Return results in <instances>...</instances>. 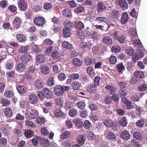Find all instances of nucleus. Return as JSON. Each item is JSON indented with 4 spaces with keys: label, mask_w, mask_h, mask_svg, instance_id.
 Returning <instances> with one entry per match:
<instances>
[{
    "label": "nucleus",
    "mask_w": 147,
    "mask_h": 147,
    "mask_svg": "<svg viewBox=\"0 0 147 147\" xmlns=\"http://www.w3.org/2000/svg\"><path fill=\"white\" fill-rule=\"evenodd\" d=\"M69 89L68 86L57 85L54 87V92L56 96H60L62 95L64 92L67 91Z\"/></svg>",
    "instance_id": "obj_1"
},
{
    "label": "nucleus",
    "mask_w": 147,
    "mask_h": 147,
    "mask_svg": "<svg viewBox=\"0 0 147 147\" xmlns=\"http://www.w3.org/2000/svg\"><path fill=\"white\" fill-rule=\"evenodd\" d=\"M34 23L38 26H41L44 25L46 22L44 18L40 16H37L34 18Z\"/></svg>",
    "instance_id": "obj_2"
},
{
    "label": "nucleus",
    "mask_w": 147,
    "mask_h": 147,
    "mask_svg": "<svg viewBox=\"0 0 147 147\" xmlns=\"http://www.w3.org/2000/svg\"><path fill=\"white\" fill-rule=\"evenodd\" d=\"M38 115V112L37 111L34 109H31L30 112L26 114L27 117L30 119H35L37 117Z\"/></svg>",
    "instance_id": "obj_3"
},
{
    "label": "nucleus",
    "mask_w": 147,
    "mask_h": 147,
    "mask_svg": "<svg viewBox=\"0 0 147 147\" xmlns=\"http://www.w3.org/2000/svg\"><path fill=\"white\" fill-rule=\"evenodd\" d=\"M22 23V20L18 17H15L13 21V25L14 28L16 29H17L21 26Z\"/></svg>",
    "instance_id": "obj_4"
},
{
    "label": "nucleus",
    "mask_w": 147,
    "mask_h": 147,
    "mask_svg": "<svg viewBox=\"0 0 147 147\" xmlns=\"http://www.w3.org/2000/svg\"><path fill=\"white\" fill-rule=\"evenodd\" d=\"M28 101L31 104H35L37 102L38 97L35 94H30L28 96Z\"/></svg>",
    "instance_id": "obj_5"
},
{
    "label": "nucleus",
    "mask_w": 147,
    "mask_h": 147,
    "mask_svg": "<svg viewBox=\"0 0 147 147\" xmlns=\"http://www.w3.org/2000/svg\"><path fill=\"white\" fill-rule=\"evenodd\" d=\"M144 55L143 53L141 51H139L132 56V60L135 62H136L140 58L142 57Z\"/></svg>",
    "instance_id": "obj_6"
},
{
    "label": "nucleus",
    "mask_w": 147,
    "mask_h": 147,
    "mask_svg": "<svg viewBox=\"0 0 147 147\" xmlns=\"http://www.w3.org/2000/svg\"><path fill=\"white\" fill-rule=\"evenodd\" d=\"M97 86L93 84H89L86 87V90L90 93H95L97 90Z\"/></svg>",
    "instance_id": "obj_7"
},
{
    "label": "nucleus",
    "mask_w": 147,
    "mask_h": 147,
    "mask_svg": "<svg viewBox=\"0 0 147 147\" xmlns=\"http://www.w3.org/2000/svg\"><path fill=\"white\" fill-rule=\"evenodd\" d=\"M31 56L27 53L23 54L20 57L22 62L24 63H27L31 59Z\"/></svg>",
    "instance_id": "obj_8"
},
{
    "label": "nucleus",
    "mask_w": 147,
    "mask_h": 147,
    "mask_svg": "<svg viewBox=\"0 0 147 147\" xmlns=\"http://www.w3.org/2000/svg\"><path fill=\"white\" fill-rule=\"evenodd\" d=\"M105 88L106 92L111 95L113 94L115 92V89L114 87L110 85H106Z\"/></svg>",
    "instance_id": "obj_9"
},
{
    "label": "nucleus",
    "mask_w": 147,
    "mask_h": 147,
    "mask_svg": "<svg viewBox=\"0 0 147 147\" xmlns=\"http://www.w3.org/2000/svg\"><path fill=\"white\" fill-rule=\"evenodd\" d=\"M18 7L22 11H25L27 9L26 4L23 0H20L18 3Z\"/></svg>",
    "instance_id": "obj_10"
},
{
    "label": "nucleus",
    "mask_w": 147,
    "mask_h": 147,
    "mask_svg": "<svg viewBox=\"0 0 147 147\" xmlns=\"http://www.w3.org/2000/svg\"><path fill=\"white\" fill-rule=\"evenodd\" d=\"M51 56L57 61L60 60V56L58 51L56 50H53L51 53Z\"/></svg>",
    "instance_id": "obj_11"
},
{
    "label": "nucleus",
    "mask_w": 147,
    "mask_h": 147,
    "mask_svg": "<svg viewBox=\"0 0 147 147\" xmlns=\"http://www.w3.org/2000/svg\"><path fill=\"white\" fill-rule=\"evenodd\" d=\"M43 90V92L45 98L47 99H51L53 96V95L51 90L47 88H44Z\"/></svg>",
    "instance_id": "obj_12"
},
{
    "label": "nucleus",
    "mask_w": 147,
    "mask_h": 147,
    "mask_svg": "<svg viewBox=\"0 0 147 147\" xmlns=\"http://www.w3.org/2000/svg\"><path fill=\"white\" fill-rule=\"evenodd\" d=\"M84 63L87 66L94 64L95 63V59L94 58L86 57L84 61Z\"/></svg>",
    "instance_id": "obj_13"
},
{
    "label": "nucleus",
    "mask_w": 147,
    "mask_h": 147,
    "mask_svg": "<svg viewBox=\"0 0 147 147\" xmlns=\"http://www.w3.org/2000/svg\"><path fill=\"white\" fill-rule=\"evenodd\" d=\"M107 137L108 139L113 141H116L117 138L115 134L111 131L108 132L107 135Z\"/></svg>",
    "instance_id": "obj_14"
},
{
    "label": "nucleus",
    "mask_w": 147,
    "mask_h": 147,
    "mask_svg": "<svg viewBox=\"0 0 147 147\" xmlns=\"http://www.w3.org/2000/svg\"><path fill=\"white\" fill-rule=\"evenodd\" d=\"M37 139L39 140L38 142L39 144L42 146L46 147L49 146V142L48 140L39 138H38Z\"/></svg>",
    "instance_id": "obj_15"
},
{
    "label": "nucleus",
    "mask_w": 147,
    "mask_h": 147,
    "mask_svg": "<svg viewBox=\"0 0 147 147\" xmlns=\"http://www.w3.org/2000/svg\"><path fill=\"white\" fill-rule=\"evenodd\" d=\"M3 113L5 117L9 118L11 117L13 114L12 110L9 107H6L3 110Z\"/></svg>",
    "instance_id": "obj_16"
},
{
    "label": "nucleus",
    "mask_w": 147,
    "mask_h": 147,
    "mask_svg": "<svg viewBox=\"0 0 147 147\" xmlns=\"http://www.w3.org/2000/svg\"><path fill=\"white\" fill-rule=\"evenodd\" d=\"M34 85L36 89H40L43 88L44 83L40 80H37L35 82Z\"/></svg>",
    "instance_id": "obj_17"
},
{
    "label": "nucleus",
    "mask_w": 147,
    "mask_h": 147,
    "mask_svg": "<svg viewBox=\"0 0 147 147\" xmlns=\"http://www.w3.org/2000/svg\"><path fill=\"white\" fill-rule=\"evenodd\" d=\"M16 89L18 92L20 94H24L26 91V88L23 85H17Z\"/></svg>",
    "instance_id": "obj_18"
},
{
    "label": "nucleus",
    "mask_w": 147,
    "mask_h": 147,
    "mask_svg": "<svg viewBox=\"0 0 147 147\" xmlns=\"http://www.w3.org/2000/svg\"><path fill=\"white\" fill-rule=\"evenodd\" d=\"M106 9V7L104 5V3L102 2L98 3L97 5V11L100 13Z\"/></svg>",
    "instance_id": "obj_19"
},
{
    "label": "nucleus",
    "mask_w": 147,
    "mask_h": 147,
    "mask_svg": "<svg viewBox=\"0 0 147 147\" xmlns=\"http://www.w3.org/2000/svg\"><path fill=\"white\" fill-rule=\"evenodd\" d=\"M50 69L47 65H43L40 67V71L43 74L47 75L48 74L49 72Z\"/></svg>",
    "instance_id": "obj_20"
},
{
    "label": "nucleus",
    "mask_w": 147,
    "mask_h": 147,
    "mask_svg": "<svg viewBox=\"0 0 147 147\" xmlns=\"http://www.w3.org/2000/svg\"><path fill=\"white\" fill-rule=\"evenodd\" d=\"M26 67L25 65L22 63H17V66L16 67V69L19 72L23 71Z\"/></svg>",
    "instance_id": "obj_21"
},
{
    "label": "nucleus",
    "mask_w": 147,
    "mask_h": 147,
    "mask_svg": "<svg viewBox=\"0 0 147 147\" xmlns=\"http://www.w3.org/2000/svg\"><path fill=\"white\" fill-rule=\"evenodd\" d=\"M17 40L21 42H24L26 41V37L24 35L20 34H18L16 36Z\"/></svg>",
    "instance_id": "obj_22"
},
{
    "label": "nucleus",
    "mask_w": 147,
    "mask_h": 147,
    "mask_svg": "<svg viewBox=\"0 0 147 147\" xmlns=\"http://www.w3.org/2000/svg\"><path fill=\"white\" fill-rule=\"evenodd\" d=\"M120 136L121 138L125 140H128L130 137L129 133L127 131H122Z\"/></svg>",
    "instance_id": "obj_23"
},
{
    "label": "nucleus",
    "mask_w": 147,
    "mask_h": 147,
    "mask_svg": "<svg viewBox=\"0 0 147 147\" xmlns=\"http://www.w3.org/2000/svg\"><path fill=\"white\" fill-rule=\"evenodd\" d=\"M128 14L126 12L123 13L122 15L121 20V23L123 24H125L128 21Z\"/></svg>",
    "instance_id": "obj_24"
},
{
    "label": "nucleus",
    "mask_w": 147,
    "mask_h": 147,
    "mask_svg": "<svg viewBox=\"0 0 147 147\" xmlns=\"http://www.w3.org/2000/svg\"><path fill=\"white\" fill-rule=\"evenodd\" d=\"M128 7L127 0H120V7L122 8L123 10L127 9Z\"/></svg>",
    "instance_id": "obj_25"
},
{
    "label": "nucleus",
    "mask_w": 147,
    "mask_h": 147,
    "mask_svg": "<svg viewBox=\"0 0 147 147\" xmlns=\"http://www.w3.org/2000/svg\"><path fill=\"white\" fill-rule=\"evenodd\" d=\"M71 29L68 27H65L63 30V33L64 36L66 38L69 37L71 34Z\"/></svg>",
    "instance_id": "obj_26"
},
{
    "label": "nucleus",
    "mask_w": 147,
    "mask_h": 147,
    "mask_svg": "<svg viewBox=\"0 0 147 147\" xmlns=\"http://www.w3.org/2000/svg\"><path fill=\"white\" fill-rule=\"evenodd\" d=\"M34 134L33 131L28 129L24 131V135L27 138H29L32 137Z\"/></svg>",
    "instance_id": "obj_27"
},
{
    "label": "nucleus",
    "mask_w": 147,
    "mask_h": 147,
    "mask_svg": "<svg viewBox=\"0 0 147 147\" xmlns=\"http://www.w3.org/2000/svg\"><path fill=\"white\" fill-rule=\"evenodd\" d=\"M73 122L79 128H81L83 124V122L79 118L75 119L73 120Z\"/></svg>",
    "instance_id": "obj_28"
},
{
    "label": "nucleus",
    "mask_w": 147,
    "mask_h": 147,
    "mask_svg": "<svg viewBox=\"0 0 147 147\" xmlns=\"http://www.w3.org/2000/svg\"><path fill=\"white\" fill-rule=\"evenodd\" d=\"M64 99L61 97L57 98L55 100V103L57 106H62L64 102Z\"/></svg>",
    "instance_id": "obj_29"
},
{
    "label": "nucleus",
    "mask_w": 147,
    "mask_h": 147,
    "mask_svg": "<svg viewBox=\"0 0 147 147\" xmlns=\"http://www.w3.org/2000/svg\"><path fill=\"white\" fill-rule=\"evenodd\" d=\"M36 59L39 63H42L45 61V58L43 55H38L36 57Z\"/></svg>",
    "instance_id": "obj_30"
},
{
    "label": "nucleus",
    "mask_w": 147,
    "mask_h": 147,
    "mask_svg": "<svg viewBox=\"0 0 147 147\" xmlns=\"http://www.w3.org/2000/svg\"><path fill=\"white\" fill-rule=\"evenodd\" d=\"M133 136L134 138L138 140H141L143 139L141 134L137 131L134 133Z\"/></svg>",
    "instance_id": "obj_31"
},
{
    "label": "nucleus",
    "mask_w": 147,
    "mask_h": 147,
    "mask_svg": "<svg viewBox=\"0 0 147 147\" xmlns=\"http://www.w3.org/2000/svg\"><path fill=\"white\" fill-rule=\"evenodd\" d=\"M72 61L73 64L77 66H80L83 63V61L78 58L73 59Z\"/></svg>",
    "instance_id": "obj_32"
},
{
    "label": "nucleus",
    "mask_w": 147,
    "mask_h": 147,
    "mask_svg": "<svg viewBox=\"0 0 147 147\" xmlns=\"http://www.w3.org/2000/svg\"><path fill=\"white\" fill-rule=\"evenodd\" d=\"M134 76L137 78H142L144 76V73L142 71H137L134 73Z\"/></svg>",
    "instance_id": "obj_33"
},
{
    "label": "nucleus",
    "mask_w": 147,
    "mask_h": 147,
    "mask_svg": "<svg viewBox=\"0 0 147 147\" xmlns=\"http://www.w3.org/2000/svg\"><path fill=\"white\" fill-rule=\"evenodd\" d=\"M103 42L107 45H110L112 44V40L111 37L109 36L105 37L103 39Z\"/></svg>",
    "instance_id": "obj_34"
},
{
    "label": "nucleus",
    "mask_w": 147,
    "mask_h": 147,
    "mask_svg": "<svg viewBox=\"0 0 147 147\" xmlns=\"http://www.w3.org/2000/svg\"><path fill=\"white\" fill-rule=\"evenodd\" d=\"M71 85L73 89L74 90H78L81 86V84L77 81L73 82L72 84Z\"/></svg>",
    "instance_id": "obj_35"
},
{
    "label": "nucleus",
    "mask_w": 147,
    "mask_h": 147,
    "mask_svg": "<svg viewBox=\"0 0 147 147\" xmlns=\"http://www.w3.org/2000/svg\"><path fill=\"white\" fill-rule=\"evenodd\" d=\"M18 51L20 53H25L27 52L28 47L27 46H20L18 47Z\"/></svg>",
    "instance_id": "obj_36"
},
{
    "label": "nucleus",
    "mask_w": 147,
    "mask_h": 147,
    "mask_svg": "<svg viewBox=\"0 0 147 147\" xmlns=\"http://www.w3.org/2000/svg\"><path fill=\"white\" fill-rule=\"evenodd\" d=\"M80 109H84L86 106V103L84 101H80L76 103V105Z\"/></svg>",
    "instance_id": "obj_37"
},
{
    "label": "nucleus",
    "mask_w": 147,
    "mask_h": 147,
    "mask_svg": "<svg viewBox=\"0 0 147 147\" xmlns=\"http://www.w3.org/2000/svg\"><path fill=\"white\" fill-rule=\"evenodd\" d=\"M75 26L78 29L82 30L84 28V25L83 23L80 21L77 22L75 23Z\"/></svg>",
    "instance_id": "obj_38"
},
{
    "label": "nucleus",
    "mask_w": 147,
    "mask_h": 147,
    "mask_svg": "<svg viewBox=\"0 0 147 147\" xmlns=\"http://www.w3.org/2000/svg\"><path fill=\"white\" fill-rule=\"evenodd\" d=\"M62 46L63 47L68 49H71L72 48V45L67 41L63 42L62 44Z\"/></svg>",
    "instance_id": "obj_39"
},
{
    "label": "nucleus",
    "mask_w": 147,
    "mask_h": 147,
    "mask_svg": "<svg viewBox=\"0 0 147 147\" xmlns=\"http://www.w3.org/2000/svg\"><path fill=\"white\" fill-rule=\"evenodd\" d=\"M77 114V111L75 109H70L69 112V115L71 117H75Z\"/></svg>",
    "instance_id": "obj_40"
},
{
    "label": "nucleus",
    "mask_w": 147,
    "mask_h": 147,
    "mask_svg": "<svg viewBox=\"0 0 147 147\" xmlns=\"http://www.w3.org/2000/svg\"><path fill=\"white\" fill-rule=\"evenodd\" d=\"M63 14L66 17H70L72 15L71 10L68 9H65L63 11Z\"/></svg>",
    "instance_id": "obj_41"
},
{
    "label": "nucleus",
    "mask_w": 147,
    "mask_h": 147,
    "mask_svg": "<svg viewBox=\"0 0 147 147\" xmlns=\"http://www.w3.org/2000/svg\"><path fill=\"white\" fill-rule=\"evenodd\" d=\"M86 71L88 74L91 76H93L95 74V73L93 71V68L91 67H88L86 69Z\"/></svg>",
    "instance_id": "obj_42"
},
{
    "label": "nucleus",
    "mask_w": 147,
    "mask_h": 147,
    "mask_svg": "<svg viewBox=\"0 0 147 147\" xmlns=\"http://www.w3.org/2000/svg\"><path fill=\"white\" fill-rule=\"evenodd\" d=\"M110 127L114 128L116 130H119V123L118 122L116 121L114 122L112 121V123Z\"/></svg>",
    "instance_id": "obj_43"
},
{
    "label": "nucleus",
    "mask_w": 147,
    "mask_h": 147,
    "mask_svg": "<svg viewBox=\"0 0 147 147\" xmlns=\"http://www.w3.org/2000/svg\"><path fill=\"white\" fill-rule=\"evenodd\" d=\"M95 20L96 21L106 22L107 21V18L104 16L98 17L95 19Z\"/></svg>",
    "instance_id": "obj_44"
},
{
    "label": "nucleus",
    "mask_w": 147,
    "mask_h": 147,
    "mask_svg": "<svg viewBox=\"0 0 147 147\" xmlns=\"http://www.w3.org/2000/svg\"><path fill=\"white\" fill-rule=\"evenodd\" d=\"M55 114L56 117H60L63 116L64 113L60 109H56L55 111Z\"/></svg>",
    "instance_id": "obj_45"
},
{
    "label": "nucleus",
    "mask_w": 147,
    "mask_h": 147,
    "mask_svg": "<svg viewBox=\"0 0 147 147\" xmlns=\"http://www.w3.org/2000/svg\"><path fill=\"white\" fill-rule=\"evenodd\" d=\"M127 123V122L126 118L123 117L121 118L120 120V125L123 127H125Z\"/></svg>",
    "instance_id": "obj_46"
},
{
    "label": "nucleus",
    "mask_w": 147,
    "mask_h": 147,
    "mask_svg": "<svg viewBox=\"0 0 147 147\" xmlns=\"http://www.w3.org/2000/svg\"><path fill=\"white\" fill-rule=\"evenodd\" d=\"M144 119H141L140 120H138L136 123V125L140 128H142L144 126Z\"/></svg>",
    "instance_id": "obj_47"
},
{
    "label": "nucleus",
    "mask_w": 147,
    "mask_h": 147,
    "mask_svg": "<svg viewBox=\"0 0 147 147\" xmlns=\"http://www.w3.org/2000/svg\"><path fill=\"white\" fill-rule=\"evenodd\" d=\"M32 51L33 52L36 53H38L40 52V49L38 46L36 45H34L32 47Z\"/></svg>",
    "instance_id": "obj_48"
},
{
    "label": "nucleus",
    "mask_w": 147,
    "mask_h": 147,
    "mask_svg": "<svg viewBox=\"0 0 147 147\" xmlns=\"http://www.w3.org/2000/svg\"><path fill=\"white\" fill-rule=\"evenodd\" d=\"M138 89L140 91H143L147 89V86L146 84H141L138 86Z\"/></svg>",
    "instance_id": "obj_49"
},
{
    "label": "nucleus",
    "mask_w": 147,
    "mask_h": 147,
    "mask_svg": "<svg viewBox=\"0 0 147 147\" xmlns=\"http://www.w3.org/2000/svg\"><path fill=\"white\" fill-rule=\"evenodd\" d=\"M1 102L4 106H8L10 104V102L7 99L2 98L1 100Z\"/></svg>",
    "instance_id": "obj_50"
},
{
    "label": "nucleus",
    "mask_w": 147,
    "mask_h": 147,
    "mask_svg": "<svg viewBox=\"0 0 147 147\" xmlns=\"http://www.w3.org/2000/svg\"><path fill=\"white\" fill-rule=\"evenodd\" d=\"M84 10V7L81 6L76 7L74 9V11L76 13H78L81 12Z\"/></svg>",
    "instance_id": "obj_51"
},
{
    "label": "nucleus",
    "mask_w": 147,
    "mask_h": 147,
    "mask_svg": "<svg viewBox=\"0 0 147 147\" xmlns=\"http://www.w3.org/2000/svg\"><path fill=\"white\" fill-rule=\"evenodd\" d=\"M83 125L84 127L86 129L90 128L92 126L91 123L88 120H86L84 121V123H83Z\"/></svg>",
    "instance_id": "obj_52"
},
{
    "label": "nucleus",
    "mask_w": 147,
    "mask_h": 147,
    "mask_svg": "<svg viewBox=\"0 0 147 147\" xmlns=\"http://www.w3.org/2000/svg\"><path fill=\"white\" fill-rule=\"evenodd\" d=\"M14 94L13 92L9 91L6 90L4 92L5 96L7 98H11L12 97Z\"/></svg>",
    "instance_id": "obj_53"
},
{
    "label": "nucleus",
    "mask_w": 147,
    "mask_h": 147,
    "mask_svg": "<svg viewBox=\"0 0 147 147\" xmlns=\"http://www.w3.org/2000/svg\"><path fill=\"white\" fill-rule=\"evenodd\" d=\"M119 14V12L117 10L115 9L112 11L111 12V16L113 18H117Z\"/></svg>",
    "instance_id": "obj_54"
},
{
    "label": "nucleus",
    "mask_w": 147,
    "mask_h": 147,
    "mask_svg": "<svg viewBox=\"0 0 147 147\" xmlns=\"http://www.w3.org/2000/svg\"><path fill=\"white\" fill-rule=\"evenodd\" d=\"M73 104L71 102L65 101V103L64 108L66 109H70L72 107Z\"/></svg>",
    "instance_id": "obj_55"
},
{
    "label": "nucleus",
    "mask_w": 147,
    "mask_h": 147,
    "mask_svg": "<svg viewBox=\"0 0 147 147\" xmlns=\"http://www.w3.org/2000/svg\"><path fill=\"white\" fill-rule=\"evenodd\" d=\"M59 80L61 81L64 80L66 78L65 74L63 73H59L58 76Z\"/></svg>",
    "instance_id": "obj_56"
},
{
    "label": "nucleus",
    "mask_w": 147,
    "mask_h": 147,
    "mask_svg": "<svg viewBox=\"0 0 147 147\" xmlns=\"http://www.w3.org/2000/svg\"><path fill=\"white\" fill-rule=\"evenodd\" d=\"M126 52L127 55L131 56L134 55V50L132 48H129L126 50Z\"/></svg>",
    "instance_id": "obj_57"
},
{
    "label": "nucleus",
    "mask_w": 147,
    "mask_h": 147,
    "mask_svg": "<svg viewBox=\"0 0 147 147\" xmlns=\"http://www.w3.org/2000/svg\"><path fill=\"white\" fill-rule=\"evenodd\" d=\"M69 77L71 79L76 80L79 78V75L78 74H71L69 75Z\"/></svg>",
    "instance_id": "obj_58"
},
{
    "label": "nucleus",
    "mask_w": 147,
    "mask_h": 147,
    "mask_svg": "<svg viewBox=\"0 0 147 147\" xmlns=\"http://www.w3.org/2000/svg\"><path fill=\"white\" fill-rule=\"evenodd\" d=\"M41 133L43 135L47 136L49 134V131L46 127H42L41 130Z\"/></svg>",
    "instance_id": "obj_59"
},
{
    "label": "nucleus",
    "mask_w": 147,
    "mask_h": 147,
    "mask_svg": "<svg viewBox=\"0 0 147 147\" xmlns=\"http://www.w3.org/2000/svg\"><path fill=\"white\" fill-rule=\"evenodd\" d=\"M88 115V112L85 109H83L81 111L80 114L81 117L83 118H85Z\"/></svg>",
    "instance_id": "obj_60"
},
{
    "label": "nucleus",
    "mask_w": 147,
    "mask_h": 147,
    "mask_svg": "<svg viewBox=\"0 0 147 147\" xmlns=\"http://www.w3.org/2000/svg\"><path fill=\"white\" fill-rule=\"evenodd\" d=\"M134 42L135 46L140 47L141 48H142L143 47L140 40L139 39L135 40Z\"/></svg>",
    "instance_id": "obj_61"
},
{
    "label": "nucleus",
    "mask_w": 147,
    "mask_h": 147,
    "mask_svg": "<svg viewBox=\"0 0 147 147\" xmlns=\"http://www.w3.org/2000/svg\"><path fill=\"white\" fill-rule=\"evenodd\" d=\"M45 119L44 117H38L36 120V122L37 123L41 125L45 123Z\"/></svg>",
    "instance_id": "obj_62"
},
{
    "label": "nucleus",
    "mask_w": 147,
    "mask_h": 147,
    "mask_svg": "<svg viewBox=\"0 0 147 147\" xmlns=\"http://www.w3.org/2000/svg\"><path fill=\"white\" fill-rule=\"evenodd\" d=\"M117 59L116 57L114 56H111L109 58V61L110 63L112 64H114L116 63Z\"/></svg>",
    "instance_id": "obj_63"
},
{
    "label": "nucleus",
    "mask_w": 147,
    "mask_h": 147,
    "mask_svg": "<svg viewBox=\"0 0 147 147\" xmlns=\"http://www.w3.org/2000/svg\"><path fill=\"white\" fill-rule=\"evenodd\" d=\"M70 136L69 132L68 131H65L63 132L61 135V138L62 139H64Z\"/></svg>",
    "instance_id": "obj_64"
}]
</instances>
